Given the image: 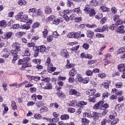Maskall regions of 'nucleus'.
Masks as SVG:
<instances>
[{
    "label": "nucleus",
    "mask_w": 125,
    "mask_h": 125,
    "mask_svg": "<svg viewBox=\"0 0 125 125\" xmlns=\"http://www.w3.org/2000/svg\"><path fill=\"white\" fill-rule=\"evenodd\" d=\"M118 69L119 72H121L122 73L125 72V63H122L118 65Z\"/></svg>",
    "instance_id": "9b49d317"
},
{
    "label": "nucleus",
    "mask_w": 125,
    "mask_h": 125,
    "mask_svg": "<svg viewBox=\"0 0 125 125\" xmlns=\"http://www.w3.org/2000/svg\"><path fill=\"white\" fill-rule=\"evenodd\" d=\"M90 4L92 5V6H96L97 5V2L96 0H92L90 2Z\"/></svg>",
    "instance_id": "49530a36"
},
{
    "label": "nucleus",
    "mask_w": 125,
    "mask_h": 125,
    "mask_svg": "<svg viewBox=\"0 0 125 125\" xmlns=\"http://www.w3.org/2000/svg\"><path fill=\"white\" fill-rule=\"evenodd\" d=\"M95 17L96 19L100 20V19H101V18L103 17V15L102 14V13H100L96 15Z\"/></svg>",
    "instance_id": "052dcab7"
},
{
    "label": "nucleus",
    "mask_w": 125,
    "mask_h": 125,
    "mask_svg": "<svg viewBox=\"0 0 125 125\" xmlns=\"http://www.w3.org/2000/svg\"><path fill=\"white\" fill-rule=\"evenodd\" d=\"M95 98H96L95 97H90L88 99V101L89 102H92L93 103H95V101H96V100H95Z\"/></svg>",
    "instance_id": "6e6d98bb"
},
{
    "label": "nucleus",
    "mask_w": 125,
    "mask_h": 125,
    "mask_svg": "<svg viewBox=\"0 0 125 125\" xmlns=\"http://www.w3.org/2000/svg\"><path fill=\"white\" fill-rule=\"evenodd\" d=\"M45 46L44 45L39 46L38 47V52H44V51H45Z\"/></svg>",
    "instance_id": "6ab92c4d"
},
{
    "label": "nucleus",
    "mask_w": 125,
    "mask_h": 125,
    "mask_svg": "<svg viewBox=\"0 0 125 125\" xmlns=\"http://www.w3.org/2000/svg\"><path fill=\"white\" fill-rule=\"evenodd\" d=\"M12 47L14 50H16L17 52L21 51L20 43L17 42L13 43L12 44Z\"/></svg>",
    "instance_id": "7ed1b4c3"
},
{
    "label": "nucleus",
    "mask_w": 125,
    "mask_h": 125,
    "mask_svg": "<svg viewBox=\"0 0 125 125\" xmlns=\"http://www.w3.org/2000/svg\"><path fill=\"white\" fill-rule=\"evenodd\" d=\"M89 82V78H83V83H87Z\"/></svg>",
    "instance_id": "e2e57ef3"
},
{
    "label": "nucleus",
    "mask_w": 125,
    "mask_h": 125,
    "mask_svg": "<svg viewBox=\"0 0 125 125\" xmlns=\"http://www.w3.org/2000/svg\"><path fill=\"white\" fill-rule=\"evenodd\" d=\"M76 78H77L78 82H80V83L83 82V78L82 77V75L78 73L76 75Z\"/></svg>",
    "instance_id": "72a5a7b5"
},
{
    "label": "nucleus",
    "mask_w": 125,
    "mask_h": 125,
    "mask_svg": "<svg viewBox=\"0 0 125 125\" xmlns=\"http://www.w3.org/2000/svg\"><path fill=\"white\" fill-rule=\"evenodd\" d=\"M66 64L65 65V68L66 69H71V68H73L75 67V64H73L72 63H70V60H67L66 61Z\"/></svg>",
    "instance_id": "f8f14e48"
},
{
    "label": "nucleus",
    "mask_w": 125,
    "mask_h": 125,
    "mask_svg": "<svg viewBox=\"0 0 125 125\" xmlns=\"http://www.w3.org/2000/svg\"><path fill=\"white\" fill-rule=\"evenodd\" d=\"M83 10L84 12H85L86 14H89V17H93V16H95V14H96V12H95L94 8H89L87 5L85 6V8Z\"/></svg>",
    "instance_id": "f257e3e1"
},
{
    "label": "nucleus",
    "mask_w": 125,
    "mask_h": 125,
    "mask_svg": "<svg viewBox=\"0 0 125 125\" xmlns=\"http://www.w3.org/2000/svg\"><path fill=\"white\" fill-rule=\"evenodd\" d=\"M44 12L46 14H51L52 13V9L50 7L46 6L44 9Z\"/></svg>",
    "instance_id": "a211bd4d"
},
{
    "label": "nucleus",
    "mask_w": 125,
    "mask_h": 125,
    "mask_svg": "<svg viewBox=\"0 0 125 125\" xmlns=\"http://www.w3.org/2000/svg\"><path fill=\"white\" fill-rule=\"evenodd\" d=\"M4 35L5 39H10V38H11V37L13 36V33H12V32H7L6 34Z\"/></svg>",
    "instance_id": "b1692460"
},
{
    "label": "nucleus",
    "mask_w": 125,
    "mask_h": 125,
    "mask_svg": "<svg viewBox=\"0 0 125 125\" xmlns=\"http://www.w3.org/2000/svg\"><path fill=\"white\" fill-rule=\"evenodd\" d=\"M54 19H55V16H54V15H51L47 18V21L50 22L53 20L54 21Z\"/></svg>",
    "instance_id": "c03bdc74"
},
{
    "label": "nucleus",
    "mask_w": 125,
    "mask_h": 125,
    "mask_svg": "<svg viewBox=\"0 0 125 125\" xmlns=\"http://www.w3.org/2000/svg\"><path fill=\"white\" fill-rule=\"evenodd\" d=\"M82 123L83 125H87L89 124V120L83 117L82 119Z\"/></svg>",
    "instance_id": "5701e85b"
},
{
    "label": "nucleus",
    "mask_w": 125,
    "mask_h": 125,
    "mask_svg": "<svg viewBox=\"0 0 125 125\" xmlns=\"http://www.w3.org/2000/svg\"><path fill=\"white\" fill-rule=\"evenodd\" d=\"M20 27L19 24H15L11 26L12 29H18Z\"/></svg>",
    "instance_id": "0e129e2a"
},
{
    "label": "nucleus",
    "mask_w": 125,
    "mask_h": 125,
    "mask_svg": "<svg viewBox=\"0 0 125 125\" xmlns=\"http://www.w3.org/2000/svg\"><path fill=\"white\" fill-rule=\"evenodd\" d=\"M50 81H51V79H50V78L48 77L42 78V81L44 82L45 83H49Z\"/></svg>",
    "instance_id": "5fc2aeb1"
},
{
    "label": "nucleus",
    "mask_w": 125,
    "mask_h": 125,
    "mask_svg": "<svg viewBox=\"0 0 125 125\" xmlns=\"http://www.w3.org/2000/svg\"><path fill=\"white\" fill-rule=\"evenodd\" d=\"M18 52L16 50H11V55L13 56V59L12 61V63L14 64L15 63V61L18 59Z\"/></svg>",
    "instance_id": "f03ea898"
},
{
    "label": "nucleus",
    "mask_w": 125,
    "mask_h": 125,
    "mask_svg": "<svg viewBox=\"0 0 125 125\" xmlns=\"http://www.w3.org/2000/svg\"><path fill=\"white\" fill-rule=\"evenodd\" d=\"M48 33V31H47V29H44L43 31L42 32L43 37L45 38L47 37V34Z\"/></svg>",
    "instance_id": "de8ad7c7"
},
{
    "label": "nucleus",
    "mask_w": 125,
    "mask_h": 125,
    "mask_svg": "<svg viewBox=\"0 0 125 125\" xmlns=\"http://www.w3.org/2000/svg\"><path fill=\"white\" fill-rule=\"evenodd\" d=\"M86 35L87 38H92V37L94 35V32L90 30H88L86 31Z\"/></svg>",
    "instance_id": "cd10ccee"
},
{
    "label": "nucleus",
    "mask_w": 125,
    "mask_h": 125,
    "mask_svg": "<svg viewBox=\"0 0 125 125\" xmlns=\"http://www.w3.org/2000/svg\"><path fill=\"white\" fill-rule=\"evenodd\" d=\"M119 120L118 118L115 119L111 122V125H116L119 123Z\"/></svg>",
    "instance_id": "69168bd1"
},
{
    "label": "nucleus",
    "mask_w": 125,
    "mask_h": 125,
    "mask_svg": "<svg viewBox=\"0 0 125 125\" xmlns=\"http://www.w3.org/2000/svg\"><path fill=\"white\" fill-rule=\"evenodd\" d=\"M66 5L67 7H74V3L73 1H67Z\"/></svg>",
    "instance_id": "ea45409f"
},
{
    "label": "nucleus",
    "mask_w": 125,
    "mask_h": 125,
    "mask_svg": "<svg viewBox=\"0 0 125 125\" xmlns=\"http://www.w3.org/2000/svg\"><path fill=\"white\" fill-rule=\"evenodd\" d=\"M77 70L75 69L74 67H73L71 70L69 72V75L70 77H75L77 75Z\"/></svg>",
    "instance_id": "ddd939ff"
},
{
    "label": "nucleus",
    "mask_w": 125,
    "mask_h": 125,
    "mask_svg": "<svg viewBox=\"0 0 125 125\" xmlns=\"http://www.w3.org/2000/svg\"><path fill=\"white\" fill-rule=\"evenodd\" d=\"M0 27H2V28L6 27V21L5 20H2L0 21Z\"/></svg>",
    "instance_id": "c9c22d12"
},
{
    "label": "nucleus",
    "mask_w": 125,
    "mask_h": 125,
    "mask_svg": "<svg viewBox=\"0 0 125 125\" xmlns=\"http://www.w3.org/2000/svg\"><path fill=\"white\" fill-rule=\"evenodd\" d=\"M59 23H60V19L55 18V19L54 20V21H53V24L57 26V25H58L59 24Z\"/></svg>",
    "instance_id": "79ce46f5"
},
{
    "label": "nucleus",
    "mask_w": 125,
    "mask_h": 125,
    "mask_svg": "<svg viewBox=\"0 0 125 125\" xmlns=\"http://www.w3.org/2000/svg\"><path fill=\"white\" fill-rule=\"evenodd\" d=\"M103 104H104V103L103 101H100L97 104H96L93 108L94 110H98V109L102 110Z\"/></svg>",
    "instance_id": "423d86ee"
},
{
    "label": "nucleus",
    "mask_w": 125,
    "mask_h": 125,
    "mask_svg": "<svg viewBox=\"0 0 125 125\" xmlns=\"http://www.w3.org/2000/svg\"><path fill=\"white\" fill-rule=\"evenodd\" d=\"M1 53L3 54L4 58H8L9 57V53L7 52L6 49H4L1 52Z\"/></svg>",
    "instance_id": "f3484780"
},
{
    "label": "nucleus",
    "mask_w": 125,
    "mask_h": 125,
    "mask_svg": "<svg viewBox=\"0 0 125 125\" xmlns=\"http://www.w3.org/2000/svg\"><path fill=\"white\" fill-rule=\"evenodd\" d=\"M24 55L25 57H29V56L31 55V54L30 53V49L27 48L25 49L24 52Z\"/></svg>",
    "instance_id": "c85d7f7f"
},
{
    "label": "nucleus",
    "mask_w": 125,
    "mask_h": 125,
    "mask_svg": "<svg viewBox=\"0 0 125 125\" xmlns=\"http://www.w3.org/2000/svg\"><path fill=\"white\" fill-rule=\"evenodd\" d=\"M109 108V104L107 103H105L102 106V110L106 109Z\"/></svg>",
    "instance_id": "864d4df0"
},
{
    "label": "nucleus",
    "mask_w": 125,
    "mask_h": 125,
    "mask_svg": "<svg viewBox=\"0 0 125 125\" xmlns=\"http://www.w3.org/2000/svg\"><path fill=\"white\" fill-rule=\"evenodd\" d=\"M77 101L74 100L70 102L69 105L71 107H76V106H77V107H80V105H79Z\"/></svg>",
    "instance_id": "4468645a"
},
{
    "label": "nucleus",
    "mask_w": 125,
    "mask_h": 125,
    "mask_svg": "<svg viewBox=\"0 0 125 125\" xmlns=\"http://www.w3.org/2000/svg\"><path fill=\"white\" fill-rule=\"evenodd\" d=\"M115 110L117 112H120L122 110V104H117L115 107Z\"/></svg>",
    "instance_id": "a18cd8bd"
},
{
    "label": "nucleus",
    "mask_w": 125,
    "mask_h": 125,
    "mask_svg": "<svg viewBox=\"0 0 125 125\" xmlns=\"http://www.w3.org/2000/svg\"><path fill=\"white\" fill-rule=\"evenodd\" d=\"M35 105L37 106V107H38V108H41V107L44 106V104H43L42 101H38L35 103Z\"/></svg>",
    "instance_id": "bb28decb"
},
{
    "label": "nucleus",
    "mask_w": 125,
    "mask_h": 125,
    "mask_svg": "<svg viewBox=\"0 0 125 125\" xmlns=\"http://www.w3.org/2000/svg\"><path fill=\"white\" fill-rule=\"evenodd\" d=\"M45 65V66H47V67H49V66H51L52 65V63L51 62V60L49 58H48L46 59Z\"/></svg>",
    "instance_id": "a878e982"
},
{
    "label": "nucleus",
    "mask_w": 125,
    "mask_h": 125,
    "mask_svg": "<svg viewBox=\"0 0 125 125\" xmlns=\"http://www.w3.org/2000/svg\"><path fill=\"white\" fill-rule=\"evenodd\" d=\"M69 94L70 95H75L76 97L81 96V93L80 92L77 91V90L75 89H71L69 90Z\"/></svg>",
    "instance_id": "20e7f679"
},
{
    "label": "nucleus",
    "mask_w": 125,
    "mask_h": 125,
    "mask_svg": "<svg viewBox=\"0 0 125 125\" xmlns=\"http://www.w3.org/2000/svg\"><path fill=\"white\" fill-rule=\"evenodd\" d=\"M53 116L54 117V118L52 119V122L54 123H57L59 121V114H57L56 112H54L53 113Z\"/></svg>",
    "instance_id": "9d476101"
},
{
    "label": "nucleus",
    "mask_w": 125,
    "mask_h": 125,
    "mask_svg": "<svg viewBox=\"0 0 125 125\" xmlns=\"http://www.w3.org/2000/svg\"><path fill=\"white\" fill-rule=\"evenodd\" d=\"M86 93H88V94L90 96L94 95V94H95V93H96V90L95 89H91L90 90H88V92H86Z\"/></svg>",
    "instance_id": "393cba45"
},
{
    "label": "nucleus",
    "mask_w": 125,
    "mask_h": 125,
    "mask_svg": "<svg viewBox=\"0 0 125 125\" xmlns=\"http://www.w3.org/2000/svg\"><path fill=\"white\" fill-rule=\"evenodd\" d=\"M74 33L71 32L68 33V34L67 36V38H68V39H73L74 38Z\"/></svg>",
    "instance_id": "680f3d73"
},
{
    "label": "nucleus",
    "mask_w": 125,
    "mask_h": 125,
    "mask_svg": "<svg viewBox=\"0 0 125 125\" xmlns=\"http://www.w3.org/2000/svg\"><path fill=\"white\" fill-rule=\"evenodd\" d=\"M32 62L35 64H41V59H34L33 60Z\"/></svg>",
    "instance_id": "603ef678"
},
{
    "label": "nucleus",
    "mask_w": 125,
    "mask_h": 125,
    "mask_svg": "<svg viewBox=\"0 0 125 125\" xmlns=\"http://www.w3.org/2000/svg\"><path fill=\"white\" fill-rule=\"evenodd\" d=\"M92 118H93L94 120H95V121H97V120L99 118V116L98 115V113H97L96 112H93Z\"/></svg>",
    "instance_id": "4c0bfd02"
},
{
    "label": "nucleus",
    "mask_w": 125,
    "mask_h": 125,
    "mask_svg": "<svg viewBox=\"0 0 125 125\" xmlns=\"http://www.w3.org/2000/svg\"><path fill=\"white\" fill-rule=\"evenodd\" d=\"M116 28H117V24H112L109 26V29L110 30H111V31L115 30Z\"/></svg>",
    "instance_id": "bf43d9fd"
},
{
    "label": "nucleus",
    "mask_w": 125,
    "mask_h": 125,
    "mask_svg": "<svg viewBox=\"0 0 125 125\" xmlns=\"http://www.w3.org/2000/svg\"><path fill=\"white\" fill-rule=\"evenodd\" d=\"M83 117H87V118H89L90 119H91L93 117V114L85 112L83 113Z\"/></svg>",
    "instance_id": "2f4dec72"
},
{
    "label": "nucleus",
    "mask_w": 125,
    "mask_h": 125,
    "mask_svg": "<svg viewBox=\"0 0 125 125\" xmlns=\"http://www.w3.org/2000/svg\"><path fill=\"white\" fill-rule=\"evenodd\" d=\"M26 3H27V2L24 0H21L18 1L19 5H25Z\"/></svg>",
    "instance_id": "37998d69"
},
{
    "label": "nucleus",
    "mask_w": 125,
    "mask_h": 125,
    "mask_svg": "<svg viewBox=\"0 0 125 125\" xmlns=\"http://www.w3.org/2000/svg\"><path fill=\"white\" fill-rule=\"evenodd\" d=\"M116 32L118 34H124L125 32V26L120 25L116 29Z\"/></svg>",
    "instance_id": "0eeeda50"
},
{
    "label": "nucleus",
    "mask_w": 125,
    "mask_h": 125,
    "mask_svg": "<svg viewBox=\"0 0 125 125\" xmlns=\"http://www.w3.org/2000/svg\"><path fill=\"white\" fill-rule=\"evenodd\" d=\"M47 70L49 73H51V72H54L56 70V67H53V65L52 64L47 67Z\"/></svg>",
    "instance_id": "412c9836"
},
{
    "label": "nucleus",
    "mask_w": 125,
    "mask_h": 125,
    "mask_svg": "<svg viewBox=\"0 0 125 125\" xmlns=\"http://www.w3.org/2000/svg\"><path fill=\"white\" fill-rule=\"evenodd\" d=\"M43 14V11L41 9H39L37 10V12H36V18H38V17H40V16H42Z\"/></svg>",
    "instance_id": "aec40b11"
},
{
    "label": "nucleus",
    "mask_w": 125,
    "mask_h": 125,
    "mask_svg": "<svg viewBox=\"0 0 125 125\" xmlns=\"http://www.w3.org/2000/svg\"><path fill=\"white\" fill-rule=\"evenodd\" d=\"M111 59H112V56L110 54H107L105 56V63L104 65L106 66L107 64L111 62Z\"/></svg>",
    "instance_id": "1a4fd4ad"
},
{
    "label": "nucleus",
    "mask_w": 125,
    "mask_h": 125,
    "mask_svg": "<svg viewBox=\"0 0 125 125\" xmlns=\"http://www.w3.org/2000/svg\"><path fill=\"white\" fill-rule=\"evenodd\" d=\"M81 32H78L74 33V39H77V40H80L81 39Z\"/></svg>",
    "instance_id": "c756f323"
},
{
    "label": "nucleus",
    "mask_w": 125,
    "mask_h": 125,
    "mask_svg": "<svg viewBox=\"0 0 125 125\" xmlns=\"http://www.w3.org/2000/svg\"><path fill=\"white\" fill-rule=\"evenodd\" d=\"M30 60V57H24L22 60H19L18 65H22L24 62H28Z\"/></svg>",
    "instance_id": "6e6552de"
},
{
    "label": "nucleus",
    "mask_w": 125,
    "mask_h": 125,
    "mask_svg": "<svg viewBox=\"0 0 125 125\" xmlns=\"http://www.w3.org/2000/svg\"><path fill=\"white\" fill-rule=\"evenodd\" d=\"M31 63H28V62H26L22 64L21 69L22 70H25L26 68L28 67H31Z\"/></svg>",
    "instance_id": "dca6fc26"
},
{
    "label": "nucleus",
    "mask_w": 125,
    "mask_h": 125,
    "mask_svg": "<svg viewBox=\"0 0 125 125\" xmlns=\"http://www.w3.org/2000/svg\"><path fill=\"white\" fill-rule=\"evenodd\" d=\"M85 74L87 76H91L93 74V72L92 70H87L85 72Z\"/></svg>",
    "instance_id": "4d7b16f0"
},
{
    "label": "nucleus",
    "mask_w": 125,
    "mask_h": 125,
    "mask_svg": "<svg viewBox=\"0 0 125 125\" xmlns=\"http://www.w3.org/2000/svg\"><path fill=\"white\" fill-rule=\"evenodd\" d=\"M12 109L13 110H17V105H16V103L14 101L11 102Z\"/></svg>",
    "instance_id": "e433bc0d"
},
{
    "label": "nucleus",
    "mask_w": 125,
    "mask_h": 125,
    "mask_svg": "<svg viewBox=\"0 0 125 125\" xmlns=\"http://www.w3.org/2000/svg\"><path fill=\"white\" fill-rule=\"evenodd\" d=\"M107 19H108L107 17H104L103 19H102L100 21L101 24H102V25H104L106 21H107Z\"/></svg>",
    "instance_id": "13d9d810"
},
{
    "label": "nucleus",
    "mask_w": 125,
    "mask_h": 125,
    "mask_svg": "<svg viewBox=\"0 0 125 125\" xmlns=\"http://www.w3.org/2000/svg\"><path fill=\"white\" fill-rule=\"evenodd\" d=\"M125 52V46L122 47L119 49V50L117 51V54L119 55V54H123Z\"/></svg>",
    "instance_id": "4be33fe9"
},
{
    "label": "nucleus",
    "mask_w": 125,
    "mask_h": 125,
    "mask_svg": "<svg viewBox=\"0 0 125 125\" xmlns=\"http://www.w3.org/2000/svg\"><path fill=\"white\" fill-rule=\"evenodd\" d=\"M43 89H47L49 90V89H52V84L50 83H48L46 84V86L43 87Z\"/></svg>",
    "instance_id": "473e14b6"
},
{
    "label": "nucleus",
    "mask_w": 125,
    "mask_h": 125,
    "mask_svg": "<svg viewBox=\"0 0 125 125\" xmlns=\"http://www.w3.org/2000/svg\"><path fill=\"white\" fill-rule=\"evenodd\" d=\"M100 11H102L103 12L107 11V7H106L104 6H102L100 7Z\"/></svg>",
    "instance_id": "338daca9"
},
{
    "label": "nucleus",
    "mask_w": 125,
    "mask_h": 125,
    "mask_svg": "<svg viewBox=\"0 0 125 125\" xmlns=\"http://www.w3.org/2000/svg\"><path fill=\"white\" fill-rule=\"evenodd\" d=\"M34 118L36 120H41L42 119V115L40 114H36L34 115Z\"/></svg>",
    "instance_id": "8fccbe9b"
},
{
    "label": "nucleus",
    "mask_w": 125,
    "mask_h": 125,
    "mask_svg": "<svg viewBox=\"0 0 125 125\" xmlns=\"http://www.w3.org/2000/svg\"><path fill=\"white\" fill-rule=\"evenodd\" d=\"M110 82H104L102 84V85L104 87V88H109V86L110 85Z\"/></svg>",
    "instance_id": "7c9ffc66"
},
{
    "label": "nucleus",
    "mask_w": 125,
    "mask_h": 125,
    "mask_svg": "<svg viewBox=\"0 0 125 125\" xmlns=\"http://www.w3.org/2000/svg\"><path fill=\"white\" fill-rule=\"evenodd\" d=\"M69 115L68 114H64V115H62L61 117V119L62 120H69Z\"/></svg>",
    "instance_id": "58836bf2"
},
{
    "label": "nucleus",
    "mask_w": 125,
    "mask_h": 125,
    "mask_svg": "<svg viewBox=\"0 0 125 125\" xmlns=\"http://www.w3.org/2000/svg\"><path fill=\"white\" fill-rule=\"evenodd\" d=\"M22 17L23 16L21 15V13H19L18 14V15L16 16V19L17 20H19L20 21H21Z\"/></svg>",
    "instance_id": "3c124183"
},
{
    "label": "nucleus",
    "mask_w": 125,
    "mask_h": 125,
    "mask_svg": "<svg viewBox=\"0 0 125 125\" xmlns=\"http://www.w3.org/2000/svg\"><path fill=\"white\" fill-rule=\"evenodd\" d=\"M28 15H24L22 16L21 19V22H26L28 20Z\"/></svg>",
    "instance_id": "f704fd0d"
},
{
    "label": "nucleus",
    "mask_w": 125,
    "mask_h": 125,
    "mask_svg": "<svg viewBox=\"0 0 125 125\" xmlns=\"http://www.w3.org/2000/svg\"><path fill=\"white\" fill-rule=\"evenodd\" d=\"M28 12L34 18H37V9L36 8H30L28 10Z\"/></svg>",
    "instance_id": "39448f33"
},
{
    "label": "nucleus",
    "mask_w": 125,
    "mask_h": 125,
    "mask_svg": "<svg viewBox=\"0 0 125 125\" xmlns=\"http://www.w3.org/2000/svg\"><path fill=\"white\" fill-rule=\"evenodd\" d=\"M61 55L65 58H67L68 56H69V54L68 53L67 50L64 49L61 51Z\"/></svg>",
    "instance_id": "2eb2a0df"
},
{
    "label": "nucleus",
    "mask_w": 125,
    "mask_h": 125,
    "mask_svg": "<svg viewBox=\"0 0 125 125\" xmlns=\"http://www.w3.org/2000/svg\"><path fill=\"white\" fill-rule=\"evenodd\" d=\"M30 27V25L22 24L21 25V29H23L24 30H29Z\"/></svg>",
    "instance_id": "a19ab883"
},
{
    "label": "nucleus",
    "mask_w": 125,
    "mask_h": 125,
    "mask_svg": "<svg viewBox=\"0 0 125 125\" xmlns=\"http://www.w3.org/2000/svg\"><path fill=\"white\" fill-rule=\"evenodd\" d=\"M47 108L46 106H43L42 107H41L40 109V113H43V112H46V111H47Z\"/></svg>",
    "instance_id": "774afa93"
},
{
    "label": "nucleus",
    "mask_w": 125,
    "mask_h": 125,
    "mask_svg": "<svg viewBox=\"0 0 125 125\" xmlns=\"http://www.w3.org/2000/svg\"><path fill=\"white\" fill-rule=\"evenodd\" d=\"M67 111L68 113H71V114H73L76 112V109L75 108H73L71 107H69L68 108Z\"/></svg>",
    "instance_id": "09e8293b"
}]
</instances>
